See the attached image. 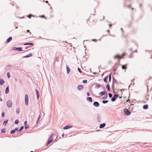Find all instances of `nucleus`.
<instances>
[{"label": "nucleus", "instance_id": "72a5a7b5", "mask_svg": "<svg viewBox=\"0 0 152 152\" xmlns=\"http://www.w3.org/2000/svg\"><path fill=\"white\" fill-rule=\"evenodd\" d=\"M12 66V65H10V64H9L7 65L6 67L5 68V69H6V70H8L7 68V67H11V66Z\"/></svg>", "mask_w": 152, "mask_h": 152}, {"label": "nucleus", "instance_id": "7ed1b4c3", "mask_svg": "<svg viewBox=\"0 0 152 152\" xmlns=\"http://www.w3.org/2000/svg\"><path fill=\"white\" fill-rule=\"evenodd\" d=\"M25 104L26 106L28 105V96L27 94H26L25 97Z\"/></svg>", "mask_w": 152, "mask_h": 152}, {"label": "nucleus", "instance_id": "8fccbe9b", "mask_svg": "<svg viewBox=\"0 0 152 152\" xmlns=\"http://www.w3.org/2000/svg\"><path fill=\"white\" fill-rule=\"evenodd\" d=\"M4 115H5V113L4 112H3L2 113H1V116L3 118V117H4Z\"/></svg>", "mask_w": 152, "mask_h": 152}, {"label": "nucleus", "instance_id": "58836bf2", "mask_svg": "<svg viewBox=\"0 0 152 152\" xmlns=\"http://www.w3.org/2000/svg\"><path fill=\"white\" fill-rule=\"evenodd\" d=\"M7 75L8 78H10V74L9 72H8L7 73Z\"/></svg>", "mask_w": 152, "mask_h": 152}, {"label": "nucleus", "instance_id": "dca6fc26", "mask_svg": "<svg viewBox=\"0 0 152 152\" xmlns=\"http://www.w3.org/2000/svg\"><path fill=\"white\" fill-rule=\"evenodd\" d=\"M23 128L24 126H21L20 129L18 130L17 132L18 133H19L23 129Z\"/></svg>", "mask_w": 152, "mask_h": 152}, {"label": "nucleus", "instance_id": "f3484780", "mask_svg": "<svg viewBox=\"0 0 152 152\" xmlns=\"http://www.w3.org/2000/svg\"><path fill=\"white\" fill-rule=\"evenodd\" d=\"M5 83V81L2 79L0 78V85L2 86Z\"/></svg>", "mask_w": 152, "mask_h": 152}, {"label": "nucleus", "instance_id": "20e7f679", "mask_svg": "<svg viewBox=\"0 0 152 152\" xmlns=\"http://www.w3.org/2000/svg\"><path fill=\"white\" fill-rule=\"evenodd\" d=\"M124 112L125 114L126 115H129L131 113V112L129 110L126 108L124 109Z\"/></svg>", "mask_w": 152, "mask_h": 152}, {"label": "nucleus", "instance_id": "2eb2a0df", "mask_svg": "<svg viewBox=\"0 0 152 152\" xmlns=\"http://www.w3.org/2000/svg\"><path fill=\"white\" fill-rule=\"evenodd\" d=\"M106 125V124L104 123L101 124L100 125L99 128L100 129H102Z\"/></svg>", "mask_w": 152, "mask_h": 152}, {"label": "nucleus", "instance_id": "6ab92c4d", "mask_svg": "<svg viewBox=\"0 0 152 152\" xmlns=\"http://www.w3.org/2000/svg\"><path fill=\"white\" fill-rule=\"evenodd\" d=\"M36 92L37 94V99H38L39 96V92L37 89H36Z\"/></svg>", "mask_w": 152, "mask_h": 152}, {"label": "nucleus", "instance_id": "2f4dec72", "mask_svg": "<svg viewBox=\"0 0 152 152\" xmlns=\"http://www.w3.org/2000/svg\"><path fill=\"white\" fill-rule=\"evenodd\" d=\"M108 102H109V101L107 100H103L102 101V102L104 104H106V103H108Z\"/></svg>", "mask_w": 152, "mask_h": 152}, {"label": "nucleus", "instance_id": "5701e85b", "mask_svg": "<svg viewBox=\"0 0 152 152\" xmlns=\"http://www.w3.org/2000/svg\"><path fill=\"white\" fill-rule=\"evenodd\" d=\"M66 71H67V74H68L70 71V68L67 65L66 66Z\"/></svg>", "mask_w": 152, "mask_h": 152}, {"label": "nucleus", "instance_id": "4d7b16f0", "mask_svg": "<svg viewBox=\"0 0 152 152\" xmlns=\"http://www.w3.org/2000/svg\"><path fill=\"white\" fill-rule=\"evenodd\" d=\"M91 40L93 41L96 42L97 40L95 39H93Z\"/></svg>", "mask_w": 152, "mask_h": 152}, {"label": "nucleus", "instance_id": "864d4df0", "mask_svg": "<svg viewBox=\"0 0 152 152\" xmlns=\"http://www.w3.org/2000/svg\"><path fill=\"white\" fill-rule=\"evenodd\" d=\"M18 127H16V128H15L14 129V130L16 132V131L18 129Z\"/></svg>", "mask_w": 152, "mask_h": 152}, {"label": "nucleus", "instance_id": "bb28decb", "mask_svg": "<svg viewBox=\"0 0 152 152\" xmlns=\"http://www.w3.org/2000/svg\"><path fill=\"white\" fill-rule=\"evenodd\" d=\"M94 85H96V86L95 87V88H99L100 87V84H96Z\"/></svg>", "mask_w": 152, "mask_h": 152}, {"label": "nucleus", "instance_id": "3c124183", "mask_svg": "<svg viewBox=\"0 0 152 152\" xmlns=\"http://www.w3.org/2000/svg\"><path fill=\"white\" fill-rule=\"evenodd\" d=\"M126 54V53H122V54L121 55V57H120V58H122V57H123Z\"/></svg>", "mask_w": 152, "mask_h": 152}, {"label": "nucleus", "instance_id": "c9c22d12", "mask_svg": "<svg viewBox=\"0 0 152 152\" xmlns=\"http://www.w3.org/2000/svg\"><path fill=\"white\" fill-rule=\"evenodd\" d=\"M16 113L18 114H19V112H20L19 108L18 107L17 109L16 110Z\"/></svg>", "mask_w": 152, "mask_h": 152}, {"label": "nucleus", "instance_id": "7c9ffc66", "mask_svg": "<svg viewBox=\"0 0 152 152\" xmlns=\"http://www.w3.org/2000/svg\"><path fill=\"white\" fill-rule=\"evenodd\" d=\"M5 132V129L4 128H3L1 129V132L2 133H4Z\"/></svg>", "mask_w": 152, "mask_h": 152}, {"label": "nucleus", "instance_id": "f03ea898", "mask_svg": "<svg viewBox=\"0 0 152 152\" xmlns=\"http://www.w3.org/2000/svg\"><path fill=\"white\" fill-rule=\"evenodd\" d=\"M119 95L118 94H115L113 97L111 99V101L113 102L115 101L116 99L118 97Z\"/></svg>", "mask_w": 152, "mask_h": 152}, {"label": "nucleus", "instance_id": "a878e982", "mask_svg": "<svg viewBox=\"0 0 152 152\" xmlns=\"http://www.w3.org/2000/svg\"><path fill=\"white\" fill-rule=\"evenodd\" d=\"M127 64H126L124 65H122L121 66V68L123 69H126V66H127Z\"/></svg>", "mask_w": 152, "mask_h": 152}, {"label": "nucleus", "instance_id": "13d9d810", "mask_svg": "<svg viewBox=\"0 0 152 152\" xmlns=\"http://www.w3.org/2000/svg\"><path fill=\"white\" fill-rule=\"evenodd\" d=\"M142 6V4L141 3L139 5V7H140L141 8Z\"/></svg>", "mask_w": 152, "mask_h": 152}, {"label": "nucleus", "instance_id": "5fc2aeb1", "mask_svg": "<svg viewBox=\"0 0 152 152\" xmlns=\"http://www.w3.org/2000/svg\"><path fill=\"white\" fill-rule=\"evenodd\" d=\"M87 95L88 96H90V94L88 92H87Z\"/></svg>", "mask_w": 152, "mask_h": 152}, {"label": "nucleus", "instance_id": "e2e57ef3", "mask_svg": "<svg viewBox=\"0 0 152 152\" xmlns=\"http://www.w3.org/2000/svg\"><path fill=\"white\" fill-rule=\"evenodd\" d=\"M15 5L16 6L17 9H18V7L17 6V5L15 4Z\"/></svg>", "mask_w": 152, "mask_h": 152}, {"label": "nucleus", "instance_id": "0eeeda50", "mask_svg": "<svg viewBox=\"0 0 152 152\" xmlns=\"http://www.w3.org/2000/svg\"><path fill=\"white\" fill-rule=\"evenodd\" d=\"M72 126H73L71 125V124L67 125L66 126H65L63 128V129H68L72 127Z\"/></svg>", "mask_w": 152, "mask_h": 152}, {"label": "nucleus", "instance_id": "f8f14e48", "mask_svg": "<svg viewBox=\"0 0 152 152\" xmlns=\"http://www.w3.org/2000/svg\"><path fill=\"white\" fill-rule=\"evenodd\" d=\"M24 125L25 126V127H24L25 129H27L29 127L28 126L27 124V121H26L24 122Z\"/></svg>", "mask_w": 152, "mask_h": 152}, {"label": "nucleus", "instance_id": "49530a36", "mask_svg": "<svg viewBox=\"0 0 152 152\" xmlns=\"http://www.w3.org/2000/svg\"><path fill=\"white\" fill-rule=\"evenodd\" d=\"M132 23L131 22H130L129 24L128 25V28H129L131 26V25L132 24Z\"/></svg>", "mask_w": 152, "mask_h": 152}, {"label": "nucleus", "instance_id": "6e6552de", "mask_svg": "<svg viewBox=\"0 0 152 152\" xmlns=\"http://www.w3.org/2000/svg\"><path fill=\"white\" fill-rule=\"evenodd\" d=\"M83 88L84 87L83 86L81 85H79L77 87V89L79 91H81L83 90Z\"/></svg>", "mask_w": 152, "mask_h": 152}, {"label": "nucleus", "instance_id": "79ce46f5", "mask_svg": "<svg viewBox=\"0 0 152 152\" xmlns=\"http://www.w3.org/2000/svg\"><path fill=\"white\" fill-rule=\"evenodd\" d=\"M111 87L113 90L115 89L114 88V83H112Z\"/></svg>", "mask_w": 152, "mask_h": 152}, {"label": "nucleus", "instance_id": "b1692460", "mask_svg": "<svg viewBox=\"0 0 152 152\" xmlns=\"http://www.w3.org/2000/svg\"><path fill=\"white\" fill-rule=\"evenodd\" d=\"M8 122V120L7 119H6L3 123V125L4 126L6 125Z\"/></svg>", "mask_w": 152, "mask_h": 152}, {"label": "nucleus", "instance_id": "a19ab883", "mask_svg": "<svg viewBox=\"0 0 152 152\" xmlns=\"http://www.w3.org/2000/svg\"><path fill=\"white\" fill-rule=\"evenodd\" d=\"M113 83H116V80L115 79L114 77L113 76Z\"/></svg>", "mask_w": 152, "mask_h": 152}, {"label": "nucleus", "instance_id": "338daca9", "mask_svg": "<svg viewBox=\"0 0 152 152\" xmlns=\"http://www.w3.org/2000/svg\"><path fill=\"white\" fill-rule=\"evenodd\" d=\"M93 73L95 75V74H97L98 73L95 72H94Z\"/></svg>", "mask_w": 152, "mask_h": 152}, {"label": "nucleus", "instance_id": "603ef678", "mask_svg": "<svg viewBox=\"0 0 152 152\" xmlns=\"http://www.w3.org/2000/svg\"><path fill=\"white\" fill-rule=\"evenodd\" d=\"M39 17H41V18H45L46 19V17L44 15H40L39 16Z\"/></svg>", "mask_w": 152, "mask_h": 152}, {"label": "nucleus", "instance_id": "ea45409f", "mask_svg": "<svg viewBox=\"0 0 152 152\" xmlns=\"http://www.w3.org/2000/svg\"><path fill=\"white\" fill-rule=\"evenodd\" d=\"M19 122V121L18 119H16L15 121V124H18Z\"/></svg>", "mask_w": 152, "mask_h": 152}, {"label": "nucleus", "instance_id": "09e8293b", "mask_svg": "<svg viewBox=\"0 0 152 152\" xmlns=\"http://www.w3.org/2000/svg\"><path fill=\"white\" fill-rule=\"evenodd\" d=\"M77 70H78V72H79L80 73H82V71H81V70L80 69V68L78 67V68H77Z\"/></svg>", "mask_w": 152, "mask_h": 152}, {"label": "nucleus", "instance_id": "c756f323", "mask_svg": "<svg viewBox=\"0 0 152 152\" xmlns=\"http://www.w3.org/2000/svg\"><path fill=\"white\" fill-rule=\"evenodd\" d=\"M107 97V93L105 95V96L104 97L102 98V99H106Z\"/></svg>", "mask_w": 152, "mask_h": 152}, {"label": "nucleus", "instance_id": "9b49d317", "mask_svg": "<svg viewBox=\"0 0 152 152\" xmlns=\"http://www.w3.org/2000/svg\"><path fill=\"white\" fill-rule=\"evenodd\" d=\"M107 92L106 91H102L99 93V95L100 96H103L105 95L107 93Z\"/></svg>", "mask_w": 152, "mask_h": 152}, {"label": "nucleus", "instance_id": "aec40b11", "mask_svg": "<svg viewBox=\"0 0 152 152\" xmlns=\"http://www.w3.org/2000/svg\"><path fill=\"white\" fill-rule=\"evenodd\" d=\"M12 39V37H10L7 39L6 42L7 43L10 42Z\"/></svg>", "mask_w": 152, "mask_h": 152}, {"label": "nucleus", "instance_id": "9d476101", "mask_svg": "<svg viewBox=\"0 0 152 152\" xmlns=\"http://www.w3.org/2000/svg\"><path fill=\"white\" fill-rule=\"evenodd\" d=\"M94 106L95 107H98L99 105V103L97 101H95L93 103Z\"/></svg>", "mask_w": 152, "mask_h": 152}, {"label": "nucleus", "instance_id": "393cba45", "mask_svg": "<svg viewBox=\"0 0 152 152\" xmlns=\"http://www.w3.org/2000/svg\"><path fill=\"white\" fill-rule=\"evenodd\" d=\"M108 76H106L103 79L104 81L105 82L107 83L108 81Z\"/></svg>", "mask_w": 152, "mask_h": 152}, {"label": "nucleus", "instance_id": "cd10ccee", "mask_svg": "<svg viewBox=\"0 0 152 152\" xmlns=\"http://www.w3.org/2000/svg\"><path fill=\"white\" fill-rule=\"evenodd\" d=\"M111 74H112V73H111L109 75V76H108V77H109V82H108V83L109 82H110L111 81Z\"/></svg>", "mask_w": 152, "mask_h": 152}, {"label": "nucleus", "instance_id": "39448f33", "mask_svg": "<svg viewBox=\"0 0 152 152\" xmlns=\"http://www.w3.org/2000/svg\"><path fill=\"white\" fill-rule=\"evenodd\" d=\"M12 50H18L19 51H23L22 47H13L12 48Z\"/></svg>", "mask_w": 152, "mask_h": 152}, {"label": "nucleus", "instance_id": "0e129e2a", "mask_svg": "<svg viewBox=\"0 0 152 152\" xmlns=\"http://www.w3.org/2000/svg\"><path fill=\"white\" fill-rule=\"evenodd\" d=\"M137 52V50H136L134 51L132 53H134V52Z\"/></svg>", "mask_w": 152, "mask_h": 152}, {"label": "nucleus", "instance_id": "ddd939ff", "mask_svg": "<svg viewBox=\"0 0 152 152\" xmlns=\"http://www.w3.org/2000/svg\"><path fill=\"white\" fill-rule=\"evenodd\" d=\"M87 100L89 102H90L92 103V98L91 97H88L86 98Z\"/></svg>", "mask_w": 152, "mask_h": 152}, {"label": "nucleus", "instance_id": "a211bd4d", "mask_svg": "<svg viewBox=\"0 0 152 152\" xmlns=\"http://www.w3.org/2000/svg\"><path fill=\"white\" fill-rule=\"evenodd\" d=\"M9 86H7L5 89V93L6 94L9 93Z\"/></svg>", "mask_w": 152, "mask_h": 152}, {"label": "nucleus", "instance_id": "de8ad7c7", "mask_svg": "<svg viewBox=\"0 0 152 152\" xmlns=\"http://www.w3.org/2000/svg\"><path fill=\"white\" fill-rule=\"evenodd\" d=\"M87 82V80H84L83 81V83L84 84L86 83Z\"/></svg>", "mask_w": 152, "mask_h": 152}, {"label": "nucleus", "instance_id": "f704fd0d", "mask_svg": "<svg viewBox=\"0 0 152 152\" xmlns=\"http://www.w3.org/2000/svg\"><path fill=\"white\" fill-rule=\"evenodd\" d=\"M120 57V56L119 55H116L114 56V58L115 59L116 58H119Z\"/></svg>", "mask_w": 152, "mask_h": 152}, {"label": "nucleus", "instance_id": "37998d69", "mask_svg": "<svg viewBox=\"0 0 152 152\" xmlns=\"http://www.w3.org/2000/svg\"><path fill=\"white\" fill-rule=\"evenodd\" d=\"M32 16H34L30 14L27 15V17L29 18H31Z\"/></svg>", "mask_w": 152, "mask_h": 152}, {"label": "nucleus", "instance_id": "c03bdc74", "mask_svg": "<svg viewBox=\"0 0 152 152\" xmlns=\"http://www.w3.org/2000/svg\"><path fill=\"white\" fill-rule=\"evenodd\" d=\"M40 119V114L39 115V117H38V118L37 119V124L39 121Z\"/></svg>", "mask_w": 152, "mask_h": 152}, {"label": "nucleus", "instance_id": "4c0bfd02", "mask_svg": "<svg viewBox=\"0 0 152 152\" xmlns=\"http://www.w3.org/2000/svg\"><path fill=\"white\" fill-rule=\"evenodd\" d=\"M133 57L134 56L133 55V53H132L129 55V58H133Z\"/></svg>", "mask_w": 152, "mask_h": 152}, {"label": "nucleus", "instance_id": "774afa93", "mask_svg": "<svg viewBox=\"0 0 152 152\" xmlns=\"http://www.w3.org/2000/svg\"><path fill=\"white\" fill-rule=\"evenodd\" d=\"M113 90V93H115V89Z\"/></svg>", "mask_w": 152, "mask_h": 152}, {"label": "nucleus", "instance_id": "4be33fe9", "mask_svg": "<svg viewBox=\"0 0 152 152\" xmlns=\"http://www.w3.org/2000/svg\"><path fill=\"white\" fill-rule=\"evenodd\" d=\"M32 56V53H30L29 54L26 55L23 57V58H28L31 56Z\"/></svg>", "mask_w": 152, "mask_h": 152}, {"label": "nucleus", "instance_id": "bf43d9fd", "mask_svg": "<svg viewBox=\"0 0 152 152\" xmlns=\"http://www.w3.org/2000/svg\"><path fill=\"white\" fill-rule=\"evenodd\" d=\"M117 68H114L113 69V71L114 72H115L116 70H117Z\"/></svg>", "mask_w": 152, "mask_h": 152}, {"label": "nucleus", "instance_id": "680f3d73", "mask_svg": "<svg viewBox=\"0 0 152 152\" xmlns=\"http://www.w3.org/2000/svg\"><path fill=\"white\" fill-rule=\"evenodd\" d=\"M64 133H63L62 134V135H61V136H62V137H64Z\"/></svg>", "mask_w": 152, "mask_h": 152}, {"label": "nucleus", "instance_id": "a18cd8bd", "mask_svg": "<svg viewBox=\"0 0 152 152\" xmlns=\"http://www.w3.org/2000/svg\"><path fill=\"white\" fill-rule=\"evenodd\" d=\"M109 97L110 98H111L113 96V95L112 94L109 93L108 94Z\"/></svg>", "mask_w": 152, "mask_h": 152}, {"label": "nucleus", "instance_id": "412c9836", "mask_svg": "<svg viewBox=\"0 0 152 152\" xmlns=\"http://www.w3.org/2000/svg\"><path fill=\"white\" fill-rule=\"evenodd\" d=\"M143 109L145 110H147L148 108V105L147 104H145L143 106Z\"/></svg>", "mask_w": 152, "mask_h": 152}, {"label": "nucleus", "instance_id": "052dcab7", "mask_svg": "<svg viewBox=\"0 0 152 152\" xmlns=\"http://www.w3.org/2000/svg\"><path fill=\"white\" fill-rule=\"evenodd\" d=\"M45 2L46 3H48V5H49V6H50V4H49V2H48V1H45Z\"/></svg>", "mask_w": 152, "mask_h": 152}, {"label": "nucleus", "instance_id": "423d86ee", "mask_svg": "<svg viewBox=\"0 0 152 152\" xmlns=\"http://www.w3.org/2000/svg\"><path fill=\"white\" fill-rule=\"evenodd\" d=\"M12 101L8 100L7 101V106L8 107H12Z\"/></svg>", "mask_w": 152, "mask_h": 152}, {"label": "nucleus", "instance_id": "4468645a", "mask_svg": "<svg viewBox=\"0 0 152 152\" xmlns=\"http://www.w3.org/2000/svg\"><path fill=\"white\" fill-rule=\"evenodd\" d=\"M23 45H31L33 46L34 45V43L31 42H26Z\"/></svg>", "mask_w": 152, "mask_h": 152}, {"label": "nucleus", "instance_id": "69168bd1", "mask_svg": "<svg viewBox=\"0 0 152 152\" xmlns=\"http://www.w3.org/2000/svg\"><path fill=\"white\" fill-rule=\"evenodd\" d=\"M109 27H110L111 26H112V24H109Z\"/></svg>", "mask_w": 152, "mask_h": 152}, {"label": "nucleus", "instance_id": "c85d7f7f", "mask_svg": "<svg viewBox=\"0 0 152 152\" xmlns=\"http://www.w3.org/2000/svg\"><path fill=\"white\" fill-rule=\"evenodd\" d=\"M106 88H107V91H110V85L109 84H107L106 85Z\"/></svg>", "mask_w": 152, "mask_h": 152}, {"label": "nucleus", "instance_id": "473e14b6", "mask_svg": "<svg viewBox=\"0 0 152 152\" xmlns=\"http://www.w3.org/2000/svg\"><path fill=\"white\" fill-rule=\"evenodd\" d=\"M144 144L147 145H146V147H149L150 146V145H151V144L150 143H144Z\"/></svg>", "mask_w": 152, "mask_h": 152}, {"label": "nucleus", "instance_id": "e433bc0d", "mask_svg": "<svg viewBox=\"0 0 152 152\" xmlns=\"http://www.w3.org/2000/svg\"><path fill=\"white\" fill-rule=\"evenodd\" d=\"M15 132V131L14 130V129L12 130L11 131L10 133L11 134H14Z\"/></svg>", "mask_w": 152, "mask_h": 152}, {"label": "nucleus", "instance_id": "1a4fd4ad", "mask_svg": "<svg viewBox=\"0 0 152 152\" xmlns=\"http://www.w3.org/2000/svg\"><path fill=\"white\" fill-rule=\"evenodd\" d=\"M97 118L98 121L99 122H101V116L100 115L99 113L97 115Z\"/></svg>", "mask_w": 152, "mask_h": 152}, {"label": "nucleus", "instance_id": "6e6d98bb", "mask_svg": "<svg viewBox=\"0 0 152 152\" xmlns=\"http://www.w3.org/2000/svg\"><path fill=\"white\" fill-rule=\"evenodd\" d=\"M26 32L27 33H29L30 34H31V33L30 32V31L29 30H27Z\"/></svg>", "mask_w": 152, "mask_h": 152}, {"label": "nucleus", "instance_id": "f257e3e1", "mask_svg": "<svg viewBox=\"0 0 152 152\" xmlns=\"http://www.w3.org/2000/svg\"><path fill=\"white\" fill-rule=\"evenodd\" d=\"M54 135L53 134L51 135L49 138L48 140V141L46 143V145L48 146L50 143L53 141V139L52 138L53 136Z\"/></svg>", "mask_w": 152, "mask_h": 152}]
</instances>
